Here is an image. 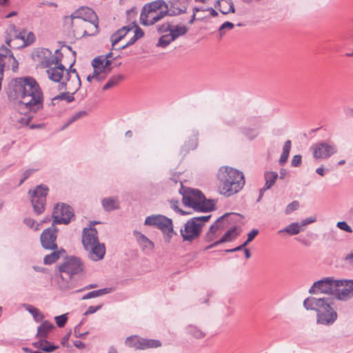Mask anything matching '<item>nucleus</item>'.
Returning a JSON list of instances; mask_svg holds the SVG:
<instances>
[{
    "mask_svg": "<svg viewBox=\"0 0 353 353\" xmlns=\"http://www.w3.org/2000/svg\"><path fill=\"white\" fill-rule=\"evenodd\" d=\"M16 92L20 98V103L30 112H37L43 109V92L34 78L26 77L19 79Z\"/></svg>",
    "mask_w": 353,
    "mask_h": 353,
    "instance_id": "nucleus-1",
    "label": "nucleus"
},
{
    "mask_svg": "<svg viewBox=\"0 0 353 353\" xmlns=\"http://www.w3.org/2000/svg\"><path fill=\"white\" fill-rule=\"evenodd\" d=\"M94 14L92 10L81 8L75 10L71 15L64 17L65 26L70 27L77 38L94 35L98 32V25L86 19L85 15Z\"/></svg>",
    "mask_w": 353,
    "mask_h": 353,
    "instance_id": "nucleus-2",
    "label": "nucleus"
},
{
    "mask_svg": "<svg viewBox=\"0 0 353 353\" xmlns=\"http://www.w3.org/2000/svg\"><path fill=\"white\" fill-rule=\"evenodd\" d=\"M219 192L228 197L239 192L245 185L243 174L236 169L225 166L218 172Z\"/></svg>",
    "mask_w": 353,
    "mask_h": 353,
    "instance_id": "nucleus-3",
    "label": "nucleus"
},
{
    "mask_svg": "<svg viewBox=\"0 0 353 353\" xmlns=\"http://www.w3.org/2000/svg\"><path fill=\"white\" fill-rule=\"evenodd\" d=\"M54 67L50 66L46 70L48 78L54 81L65 85V89L76 92L81 87V83L76 69L72 68L73 63L66 70L65 66L59 61V63H53Z\"/></svg>",
    "mask_w": 353,
    "mask_h": 353,
    "instance_id": "nucleus-4",
    "label": "nucleus"
},
{
    "mask_svg": "<svg viewBox=\"0 0 353 353\" xmlns=\"http://www.w3.org/2000/svg\"><path fill=\"white\" fill-rule=\"evenodd\" d=\"M330 299L307 297L303 301L306 310H315L317 312L316 321L325 325L333 324L337 319L336 312L330 306Z\"/></svg>",
    "mask_w": 353,
    "mask_h": 353,
    "instance_id": "nucleus-5",
    "label": "nucleus"
},
{
    "mask_svg": "<svg viewBox=\"0 0 353 353\" xmlns=\"http://www.w3.org/2000/svg\"><path fill=\"white\" fill-rule=\"evenodd\" d=\"M180 194L183 196V203L185 206L192 208L195 212H207L214 209V202L206 200L199 190L185 188L180 182Z\"/></svg>",
    "mask_w": 353,
    "mask_h": 353,
    "instance_id": "nucleus-6",
    "label": "nucleus"
},
{
    "mask_svg": "<svg viewBox=\"0 0 353 353\" xmlns=\"http://www.w3.org/2000/svg\"><path fill=\"white\" fill-rule=\"evenodd\" d=\"M82 243L89 252V257L94 261L102 259L105 253L103 244L99 241L98 232L94 228H84L82 233Z\"/></svg>",
    "mask_w": 353,
    "mask_h": 353,
    "instance_id": "nucleus-7",
    "label": "nucleus"
},
{
    "mask_svg": "<svg viewBox=\"0 0 353 353\" xmlns=\"http://www.w3.org/2000/svg\"><path fill=\"white\" fill-rule=\"evenodd\" d=\"M144 224L159 229L163 234L165 241L168 243L170 242L173 235L176 234L173 229L172 219L161 214H154L147 216Z\"/></svg>",
    "mask_w": 353,
    "mask_h": 353,
    "instance_id": "nucleus-8",
    "label": "nucleus"
},
{
    "mask_svg": "<svg viewBox=\"0 0 353 353\" xmlns=\"http://www.w3.org/2000/svg\"><path fill=\"white\" fill-rule=\"evenodd\" d=\"M210 217L211 215H206L195 216L189 219L180 231L183 240L192 241L198 238L201 234V228L204 223L207 222Z\"/></svg>",
    "mask_w": 353,
    "mask_h": 353,
    "instance_id": "nucleus-9",
    "label": "nucleus"
},
{
    "mask_svg": "<svg viewBox=\"0 0 353 353\" xmlns=\"http://www.w3.org/2000/svg\"><path fill=\"white\" fill-rule=\"evenodd\" d=\"M83 268V263L79 258L75 256L68 258L59 265L58 270L60 278L63 281L68 282L73 275L82 272Z\"/></svg>",
    "mask_w": 353,
    "mask_h": 353,
    "instance_id": "nucleus-10",
    "label": "nucleus"
},
{
    "mask_svg": "<svg viewBox=\"0 0 353 353\" xmlns=\"http://www.w3.org/2000/svg\"><path fill=\"white\" fill-rule=\"evenodd\" d=\"M59 50H56L55 54H52V52L48 48H37L33 53V59L39 63L42 68H49L53 63H59L61 61V59L58 55Z\"/></svg>",
    "mask_w": 353,
    "mask_h": 353,
    "instance_id": "nucleus-11",
    "label": "nucleus"
},
{
    "mask_svg": "<svg viewBox=\"0 0 353 353\" xmlns=\"http://www.w3.org/2000/svg\"><path fill=\"white\" fill-rule=\"evenodd\" d=\"M48 190L46 186L40 185L35 190L29 191V194L31 196V203L37 214L43 213L45 210L46 196Z\"/></svg>",
    "mask_w": 353,
    "mask_h": 353,
    "instance_id": "nucleus-12",
    "label": "nucleus"
},
{
    "mask_svg": "<svg viewBox=\"0 0 353 353\" xmlns=\"http://www.w3.org/2000/svg\"><path fill=\"white\" fill-rule=\"evenodd\" d=\"M74 212L70 206L65 204H57L52 212L54 224H68L74 216Z\"/></svg>",
    "mask_w": 353,
    "mask_h": 353,
    "instance_id": "nucleus-13",
    "label": "nucleus"
},
{
    "mask_svg": "<svg viewBox=\"0 0 353 353\" xmlns=\"http://www.w3.org/2000/svg\"><path fill=\"white\" fill-rule=\"evenodd\" d=\"M337 286L336 280L327 277L314 282L310 288L309 293L318 294L321 292L327 294H334Z\"/></svg>",
    "mask_w": 353,
    "mask_h": 353,
    "instance_id": "nucleus-14",
    "label": "nucleus"
},
{
    "mask_svg": "<svg viewBox=\"0 0 353 353\" xmlns=\"http://www.w3.org/2000/svg\"><path fill=\"white\" fill-rule=\"evenodd\" d=\"M314 159H327L332 154L336 153L337 150L334 144H330L325 142H319L313 144L310 147Z\"/></svg>",
    "mask_w": 353,
    "mask_h": 353,
    "instance_id": "nucleus-15",
    "label": "nucleus"
},
{
    "mask_svg": "<svg viewBox=\"0 0 353 353\" xmlns=\"http://www.w3.org/2000/svg\"><path fill=\"white\" fill-rule=\"evenodd\" d=\"M57 229L52 225L44 230L41 236L40 241L41 246L46 250H57Z\"/></svg>",
    "mask_w": 353,
    "mask_h": 353,
    "instance_id": "nucleus-16",
    "label": "nucleus"
},
{
    "mask_svg": "<svg viewBox=\"0 0 353 353\" xmlns=\"http://www.w3.org/2000/svg\"><path fill=\"white\" fill-rule=\"evenodd\" d=\"M336 298L347 301L353 296V280H336Z\"/></svg>",
    "mask_w": 353,
    "mask_h": 353,
    "instance_id": "nucleus-17",
    "label": "nucleus"
},
{
    "mask_svg": "<svg viewBox=\"0 0 353 353\" xmlns=\"http://www.w3.org/2000/svg\"><path fill=\"white\" fill-rule=\"evenodd\" d=\"M167 7L168 4L163 0H157L145 4L142 8L140 15V21L142 22L148 19L149 16H152V14L157 12Z\"/></svg>",
    "mask_w": 353,
    "mask_h": 353,
    "instance_id": "nucleus-18",
    "label": "nucleus"
},
{
    "mask_svg": "<svg viewBox=\"0 0 353 353\" xmlns=\"http://www.w3.org/2000/svg\"><path fill=\"white\" fill-rule=\"evenodd\" d=\"M227 215L228 214L223 215L219 218L213 225H211L208 232L205 234V239L207 242H211L214 241L223 232V230L225 228L223 219L224 217Z\"/></svg>",
    "mask_w": 353,
    "mask_h": 353,
    "instance_id": "nucleus-19",
    "label": "nucleus"
},
{
    "mask_svg": "<svg viewBox=\"0 0 353 353\" xmlns=\"http://www.w3.org/2000/svg\"><path fill=\"white\" fill-rule=\"evenodd\" d=\"M170 16H176L186 12L188 0H170L168 2Z\"/></svg>",
    "mask_w": 353,
    "mask_h": 353,
    "instance_id": "nucleus-20",
    "label": "nucleus"
},
{
    "mask_svg": "<svg viewBox=\"0 0 353 353\" xmlns=\"http://www.w3.org/2000/svg\"><path fill=\"white\" fill-rule=\"evenodd\" d=\"M8 35L10 37H7L6 39V44L12 48H17L19 46H17L14 44H10L11 42L14 41H19V39L23 38V32H19L18 28L15 26L14 24H10L7 30Z\"/></svg>",
    "mask_w": 353,
    "mask_h": 353,
    "instance_id": "nucleus-21",
    "label": "nucleus"
},
{
    "mask_svg": "<svg viewBox=\"0 0 353 353\" xmlns=\"http://www.w3.org/2000/svg\"><path fill=\"white\" fill-rule=\"evenodd\" d=\"M167 15H170L169 7H167L160 11H158L157 12L152 14V16H149L148 19L141 22V23L144 26L153 25L161 20Z\"/></svg>",
    "mask_w": 353,
    "mask_h": 353,
    "instance_id": "nucleus-22",
    "label": "nucleus"
},
{
    "mask_svg": "<svg viewBox=\"0 0 353 353\" xmlns=\"http://www.w3.org/2000/svg\"><path fill=\"white\" fill-rule=\"evenodd\" d=\"M133 234L138 243L143 250H152L154 249V243L152 241H150L145 235L136 230L134 231Z\"/></svg>",
    "mask_w": 353,
    "mask_h": 353,
    "instance_id": "nucleus-23",
    "label": "nucleus"
},
{
    "mask_svg": "<svg viewBox=\"0 0 353 353\" xmlns=\"http://www.w3.org/2000/svg\"><path fill=\"white\" fill-rule=\"evenodd\" d=\"M101 205L105 212H111L120 208V203L117 196H110L101 200Z\"/></svg>",
    "mask_w": 353,
    "mask_h": 353,
    "instance_id": "nucleus-24",
    "label": "nucleus"
},
{
    "mask_svg": "<svg viewBox=\"0 0 353 353\" xmlns=\"http://www.w3.org/2000/svg\"><path fill=\"white\" fill-rule=\"evenodd\" d=\"M10 60H12L14 63L18 64L10 48L4 46H1L0 48V68H4L6 61Z\"/></svg>",
    "mask_w": 353,
    "mask_h": 353,
    "instance_id": "nucleus-25",
    "label": "nucleus"
},
{
    "mask_svg": "<svg viewBox=\"0 0 353 353\" xmlns=\"http://www.w3.org/2000/svg\"><path fill=\"white\" fill-rule=\"evenodd\" d=\"M54 327L49 321H44L37 328V336L39 339H46L49 332Z\"/></svg>",
    "mask_w": 353,
    "mask_h": 353,
    "instance_id": "nucleus-26",
    "label": "nucleus"
},
{
    "mask_svg": "<svg viewBox=\"0 0 353 353\" xmlns=\"http://www.w3.org/2000/svg\"><path fill=\"white\" fill-rule=\"evenodd\" d=\"M133 30L132 28L129 26H123L111 36V42L112 48L115 46L126 35V34Z\"/></svg>",
    "mask_w": 353,
    "mask_h": 353,
    "instance_id": "nucleus-27",
    "label": "nucleus"
},
{
    "mask_svg": "<svg viewBox=\"0 0 353 353\" xmlns=\"http://www.w3.org/2000/svg\"><path fill=\"white\" fill-rule=\"evenodd\" d=\"M62 253H65V250L63 248L60 250H53L52 252L45 256L43 258V263L46 265H50L56 262L60 258Z\"/></svg>",
    "mask_w": 353,
    "mask_h": 353,
    "instance_id": "nucleus-28",
    "label": "nucleus"
},
{
    "mask_svg": "<svg viewBox=\"0 0 353 353\" xmlns=\"http://www.w3.org/2000/svg\"><path fill=\"white\" fill-rule=\"evenodd\" d=\"M301 230L302 228L301 225H300V223L297 222H294L288 225L285 228L279 230L278 233L281 234L283 232H286L290 235H296L298 234L301 231Z\"/></svg>",
    "mask_w": 353,
    "mask_h": 353,
    "instance_id": "nucleus-29",
    "label": "nucleus"
},
{
    "mask_svg": "<svg viewBox=\"0 0 353 353\" xmlns=\"http://www.w3.org/2000/svg\"><path fill=\"white\" fill-rule=\"evenodd\" d=\"M111 292H112V289L108 288L91 291V292L87 293L86 294H85L84 296H83L82 300H87V299H93V298H96L98 296H101L104 294L110 293Z\"/></svg>",
    "mask_w": 353,
    "mask_h": 353,
    "instance_id": "nucleus-30",
    "label": "nucleus"
},
{
    "mask_svg": "<svg viewBox=\"0 0 353 353\" xmlns=\"http://www.w3.org/2000/svg\"><path fill=\"white\" fill-rule=\"evenodd\" d=\"M279 175L276 172H265L264 174L265 188H271L275 183Z\"/></svg>",
    "mask_w": 353,
    "mask_h": 353,
    "instance_id": "nucleus-31",
    "label": "nucleus"
},
{
    "mask_svg": "<svg viewBox=\"0 0 353 353\" xmlns=\"http://www.w3.org/2000/svg\"><path fill=\"white\" fill-rule=\"evenodd\" d=\"M239 234L236 232V228L233 227L231 229L228 230L223 236L218 240V243H223L225 242H230L233 239H234Z\"/></svg>",
    "mask_w": 353,
    "mask_h": 353,
    "instance_id": "nucleus-32",
    "label": "nucleus"
},
{
    "mask_svg": "<svg viewBox=\"0 0 353 353\" xmlns=\"http://www.w3.org/2000/svg\"><path fill=\"white\" fill-rule=\"evenodd\" d=\"M112 64L111 60H107L105 57L99 56L95 57L92 61V65L93 68H97V66L103 67V68H110V65Z\"/></svg>",
    "mask_w": 353,
    "mask_h": 353,
    "instance_id": "nucleus-33",
    "label": "nucleus"
},
{
    "mask_svg": "<svg viewBox=\"0 0 353 353\" xmlns=\"http://www.w3.org/2000/svg\"><path fill=\"white\" fill-rule=\"evenodd\" d=\"M23 307L32 315L37 322H40L43 320L44 316L39 309L29 304H24Z\"/></svg>",
    "mask_w": 353,
    "mask_h": 353,
    "instance_id": "nucleus-34",
    "label": "nucleus"
},
{
    "mask_svg": "<svg viewBox=\"0 0 353 353\" xmlns=\"http://www.w3.org/2000/svg\"><path fill=\"white\" fill-rule=\"evenodd\" d=\"M290 149H291V141L288 140L284 143V145L283 147V152H282L280 159H279L280 165H284L286 163V161H288Z\"/></svg>",
    "mask_w": 353,
    "mask_h": 353,
    "instance_id": "nucleus-35",
    "label": "nucleus"
},
{
    "mask_svg": "<svg viewBox=\"0 0 353 353\" xmlns=\"http://www.w3.org/2000/svg\"><path fill=\"white\" fill-rule=\"evenodd\" d=\"M123 79V76L117 74L111 77L108 82L103 85V90H107L118 85Z\"/></svg>",
    "mask_w": 353,
    "mask_h": 353,
    "instance_id": "nucleus-36",
    "label": "nucleus"
},
{
    "mask_svg": "<svg viewBox=\"0 0 353 353\" xmlns=\"http://www.w3.org/2000/svg\"><path fill=\"white\" fill-rule=\"evenodd\" d=\"M141 341L142 343L141 350L159 347L161 345V343L159 340L141 339Z\"/></svg>",
    "mask_w": 353,
    "mask_h": 353,
    "instance_id": "nucleus-37",
    "label": "nucleus"
},
{
    "mask_svg": "<svg viewBox=\"0 0 353 353\" xmlns=\"http://www.w3.org/2000/svg\"><path fill=\"white\" fill-rule=\"evenodd\" d=\"M93 74H97V78L98 81L103 80L107 74L110 72L111 68H103L97 66V68H93Z\"/></svg>",
    "mask_w": 353,
    "mask_h": 353,
    "instance_id": "nucleus-38",
    "label": "nucleus"
},
{
    "mask_svg": "<svg viewBox=\"0 0 353 353\" xmlns=\"http://www.w3.org/2000/svg\"><path fill=\"white\" fill-rule=\"evenodd\" d=\"M141 338L137 336H129L125 340L126 345L130 347H134L135 349L141 350Z\"/></svg>",
    "mask_w": 353,
    "mask_h": 353,
    "instance_id": "nucleus-39",
    "label": "nucleus"
},
{
    "mask_svg": "<svg viewBox=\"0 0 353 353\" xmlns=\"http://www.w3.org/2000/svg\"><path fill=\"white\" fill-rule=\"evenodd\" d=\"M188 332L196 339H202L205 336V333L203 330L194 325L188 326Z\"/></svg>",
    "mask_w": 353,
    "mask_h": 353,
    "instance_id": "nucleus-40",
    "label": "nucleus"
},
{
    "mask_svg": "<svg viewBox=\"0 0 353 353\" xmlns=\"http://www.w3.org/2000/svg\"><path fill=\"white\" fill-rule=\"evenodd\" d=\"M174 37L170 33L168 34H165L161 36L159 41L157 44V46L161 47V48H165L167 47L172 41H174Z\"/></svg>",
    "mask_w": 353,
    "mask_h": 353,
    "instance_id": "nucleus-41",
    "label": "nucleus"
},
{
    "mask_svg": "<svg viewBox=\"0 0 353 353\" xmlns=\"http://www.w3.org/2000/svg\"><path fill=\"white\" fill-rule=\"evenodd\" d=\"M88 114V112L85 110H81L78 112H76L74 114H73L72 117H70L68 120L67 121L66 123L63 126L62 130L66 128L68 126H69L71 123L73 122L77 121L78 119L85 117Z\"/></svg>",
    "mask_w": 353,
    "mask_h": 353,
    "instance_id": "nucleus-42",
    "label": "nucleus"
},
{
    "mask_svg": "<svg viewBox=\"0 0 353 353\" xmlns=\"http://www.w3.org/2000/svg\"><path fill=\"white\" fill-rule=\"evenodd\" d=\"M188 31V29L185 26H176L174 28H171L170 33L176 39L179 36L185 34Z\"/></svg>",
    "mask_w": 353,
    "mask_h": 353,
    "instance_id": "nucleus-43",
    "label": "nucleus"
},
{
    "mask_svg": "<svg viewBox=\"0 0 353 353\" xmlns=\"http://www.w3.org/2000/svg\"><path fill=\"white\" fill-rule=\"evenodd\" d=\"M20 41H21V47H26L33 43L35 41V36L32 32H29L26 37L23 34V38L19 39Z\"/></svg>",
    "mask_w": 353,
    "mask_h": 353,
    "instance_id": "nucleus-44",
    "label": "nucleus"
},
{
    "mask_svg": "<svg viewBox=\"0 0 353 353\" xmlns=\"http://www.w3.org/2000/svg\"><path fill=\"white\" fill-rule=\"evenodd\" d=\"M197 145L196 139L193 137L190 139L187 143L184 144L182 147L181 150L183 155H185L190 150H194Z\"/></svg>",
    "mask_w": 353,
    "mask_h": 353,
    "instance_id": "nucleus-45",
    "label": "nucleus"
},
{
    "mask_svg": "<svg viewBox=\"0 0 353 353\" xmlns=\"http://www.w3.org/2000/svg\"><path fill=\"white\" fill-rule=\"evenodd\" d=\"M70 92L72 93H69V92L61 93L60 94L54 97L52 99V101H54L55 100H57V99L65 100L67 102H72V101H73L74 100V97H73V94L75 92H74L73 91H70Z\"/></svg>",
    "mask_w": 353,
    "mask_h": 353,
    "instance_id": "nucleus-46",
    "label": "nucleus"
},
{
    "mask_svg": "<svg viewBox=\"0 0 353 353\" xmlns=\"http://www.w3.org/2000/svg\"><path fill=\"white\" fill-rule=\"evenodd\" d=\"M234 23L225 21L219 28V32L220 36L222 37L225 34V30H232L234 28Z\"/></svg>",
    "mask_w": 353,
    "mask_h": 353,
    "instance_id": "nucleus-47",
    "label": "nucleus"
},
{
    "mask_svg": "<svg viewBox=\"0 0 353 353\" xmlns=\"http://www.w3.org/2000/svg\"><path fill=\"white\" fill-rule=\"evenodd\" d=\"M54 319L57 326L59 327H62L66 323L68 318L66 314H62L60 316H55Z\"/></svg>",
    "mask_w": 353,
    "mask_h": 353,
    "instance_id": "nucleus-48",
    "label": "nucleus"
},
{
    "mask_svg": "<svg viewBox=\"0 0 353 353\" xmlns=\"http://www.w3.org/2000/svg\"><path fill=\"white\" fill-rule=\"evenodd\" d=\"M299 207V203L297 201H294L288 204L285 208V213L287 214H290L293 211L297 210Z\"/></svg>",
    "mask_w": 353,
    "mask_h": 353,
    "instance_id": "nucleus-49",
    "label": "nucleus"
},
{
    "mask_svg": "<svg viewBox=\"0 0 353 353\" xmlns=\"http://www.w3.org/2000/svg\"><path fill=\"white\" fill-rule=\"evenodd\" d=\"M170 207L174 211H176L177 212H179L182 215L190 214V212H185V211H183V210H182L179 208V201H178L172 200L170 201Z\"/></svg>",
    "mask_w": 353,
    "mask_h": 353,
    "instance_id": "nucleus-50",
    "label": "nucleus"
},
{
    "mask_svg": "<svg viewBox=\"0 0 353 353\" xmlns=\"http://www.w3.org/2000/svg\"><path fill=\"white\" fill-rule=\"evenodd\" d=\"M336 226L341 230L345 231L349 233L353 232L352 228L345 221H339L337 223Z\"/></svg>",
    "mask_w": 353,
    "mask_h": 353,
    "instance_id": "nucleus-51",
    "label": "nucleus"
},
{
    "mask_svg": "<svg viewBox=\"0 0 353 353\" xmlns=\"http://www.w3.org/2000/svg\"><path fill=\"white\" fill-rule=\"evenodd\" d=\"M302 157L300 154L294 155L291 161L293 167H299L301 164Z\"/></svg>",
    "mask_w": 353,
    "mask_h": 353,
    "instance_id": "nucleus-52",
    "label": "nucleus"
},
{
    "mask_svg": "<svg viewBox=\"0 0 353 353\" xmlns=\"http://www.w3.org/2000/svg\"><path fill=\"white\" fill-rule=\"evenodd\" d=\"M226 3H228L230 6L229 7V9L228 10H226V8H224V9H221L220 10V12L223 14H228L229 12H232V13H234L235 12V9H234V4L232 2L231 0H229V1L228 2L227 1H225Z\"/></svg>",
    "mask_w": 353,
    "mask_h": 353,
    "instance_id": "nucleus-53",
    "label": "nucleus"
},
{
    "mask_svg": "<svg viewBox=\"0 0 353 353\" xmlns=\"http://www.w3.org/2000/svg\"><path fill=\"white\" fill-rule=\"evenodd\" d=\"M48 343V341L46 340V339H40L39 341L34 342L32 343V345L37 348L43 350V347L45 346V344Z\"/></svg>",
    "mask_w": 353,
    "mask_h": 353,
    "instance_id": "nucleus-54",
    "label": "nucleus"
},
{
    "mask_svg": "<svg viewBox=\"0 0 353 353\" xmlns=\"http://www.w3.org/2000/svg\"><path fill=\"white\" fill-rule=\"evenodd\" d=\"M36 171V170H34V169H29V170H26L23 173V177L22 179H21L20 182H19V185H21L30 176H31L34 172Z\"/></svg>",
    "mask_w": 353,
    "mask_h": 353,
    "instance_id": "nucleus-55",
    "label": "nucleus"
},
{
    "mask_svg": "<svg viewBox=\"0 0 353 353\" xmlns=\"http://www.w3.org/2000/svg\"><path fill=\"white\" fill-rule=\"evenodd\" d=\"M102 307V305L97 306H90L85 312V315H89L95 313Z\"/></svg>",
    "mask_w": 353,
    "mask_h": 353,
    "instance_id": "nucleus-56",
    "label": "nucleus"
},
{
    "mask_svg": "<svg viewBox=\"0 0 353 353\" xmlns=\"http://www.w3.org/2000/svg\"><path fill=\"white\" fill-rule=\"evenodd\" d=\"M132 28L134 29V36L136 37L137 39H139L143 37L144 32L141 28L137 26H134Z\"/></svg>",
    "mask_w": 353,
    "mask_h": 353,
    "instance_id": "nucleus-57",
    "label": "nucleus"
},
{
    "mask_svg": "<svg viewBox=\"0 0 353 353\" xmlns=\"http://www.w3.org/2000/svg\"><path fill=\"white\" fill-rule=\"evenodd\" d=\"M43 347L44 348H43V351L46 352H52L54 350L58 349L59 347L57 345H52L48 341V343L45 344V346Z\"/></svg>",
    "mask_w": 353,
    "mask_h": 353,
    "instance_id": "nucleus-58",
    "label": "nucleus"
},
{
    "mask_svg": "<svg viewBox=\"0 0 353 353\" xmlns=\"http://www.w3.org/2000/svg\"><path fill=\"white\" fill-rule=\"evenodd\" d=\"M30 119H31V117L25 115V116L21 117L19 119L18 121H19V123H20V124L21 125H29Z\"/></svg>",
    "mask_w": 353,
    "mask_h": 353,
    "instance_id": "nucleus-59",
    "label": "nucleus"
},
{
    "mask_svg": "<svg viewBox=\"0 0 353 353\" xmlns=\"http://www.w3.org/2000/svg\"><path fill=\"white\" fill-rule=\"evenodd\" d=\"M170 30H171V26L169 23H164L158 28V31L160 32H165L168 30L170 31Z\"/></svg>",
    "mask_w": 353,
    "mask_h": 353,
    "instance_id": "nucleus-60",
    "label": "nucleus"
},
{
    "mask_svg": "<svg viewBox=\"0 0 353 353\" xmlns=\"http://www.w3.org/2000/svg\"><path fill=\"white\" fill-rule=\"evenodd\" d=\"M80 329H81V324H79L77 325L75 327H74V335L77 336V337H81L84 335H86L88 334V332H85V333H81L80 332Z\"/></svg>",
    "mask_w": 353,
    "mask_h": 353,
    "instance_id": "nucleus-61",
    "label": "nucleus"
},
{
    "mask_svg": "<svg viewBox=\"0 0 353 353\" xmlns=\"http://www.w3.org/2000/svg\"><path fill=\"white\" fill-rule=\"evenodd\" d=\"M259 234V230L256 229H253L248 234V241H252L254 237Z\"/></svg>",
    "mask_w": 353,
    "mask_h": 353,
    "instance_id": "nucleus-62",
    "label": "nucleus"
},
{
    "mask_svg": "<svg viewBox=\"0 0 353 353\" xmlns=\"http://www.w3.org/2000/svg\"><path fill=\"white\" fill-rule=\"evenodd\" d=\"M138 40V39L136 38V37L133 36L127 43L126 44L122 46L121 47L119 48V49H124L125 48H127L128 46H131L132 44H134Z\"/></svg>",
    "mask_w": 353,
    "mask_h": 353,
    "instance_id": "nucleus-63",
    "label": "nucleus"
},
{
    "mask_svg": "<svg viewBox=\"0 0 353 353\" xmlns=\"http://www.w3.org/2000/svg\"><path fill=\"white\" fill-rule=\"evenodd\" d=\"M24 223L29 226L30 228H34L35 221L34 219L30 218H26L23 221Z\"/></svg>",
    "mask_w": 353,
    "mask_h": 353,
    "instance_id": "nucleus-64",
    "label": "nucleus"
}]
</instances>
